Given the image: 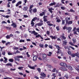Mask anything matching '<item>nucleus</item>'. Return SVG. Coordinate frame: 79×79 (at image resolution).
<instances>
[{
    "label": "nucleus",
    "mask_w": 79,
    "mask_h": 79,
    "mask_svg": "<svg viewBox=\"0 0 79 79\" xmlns=\"http://www.w3.org/2000/svg\"><path fill=\"white\" fill-rule=\"evenodd\" d=\"M68 53L69 55H71V51H69Z\"/></svg>",
    "instance_id": "nucleus-60"
},
{
    "label": "nucleus",
    "mask_w": 79,
    "mask_h": 79,
    "mask_svg": "<svg viewBox=\"0 0 79 79\" xmlns=\"http://www.w3.org/2000/svg\"><path fill=\"white\" fill-rule=\"evenodd\" d=\"M74 34H76V35H78V34L77 33V31H74Z\"/></svg>",
    "instance_id": "nucleus-53"
},
{
    "label": "nucleus",
    "mask_w": 79,
    "mask_h": 79,
    "mask_svg": "<svg viewBox=\"0 0 79 79\" xmlns=\"http://www.w3.org/2000/svg\"><path fill=\"white\" fill-rule=\"evenodd\" d=\"M12 24L11 25V26H13L14 28H16V27H17V25L16 24V23H13V21H12Z\"/></svg>",
    "instance_id": "nucleus-5"
},
{
    "label": "nucleus",
    "mask_w": 79,
    "mask_h": 79,
    "mask_svg": "<svg viewBox=\"0 0 79 79\" xmlns=\"http://www.w3.org/2000/svg\"><path fill=\"white\" fill-rule=\"evenodd\" d=\"M14 50H19L18 47H15L13 48Z\"/></svg>",
    "instance_id": "nucleus-51"
},
{
    "label": "nucleus",
    "mask_w": 79,
    "mask_h": 79,
    "mask_svg": "<svg viewBox=\"0 0 79 79\" xmlns=\"http://www.w3.org/2000/svg\"><path fill=\"white\" fill-rule=\"evenodd\" d=\"M25 42V40H19V42L21 43V42Z\"/></svg>",
    "instance_id": "nucleus-37"
},
{
    "label": "nucleus",
    "mask_w": 79,
    "mask_h": 79,
    "mask_svg": "<svg viewBox=\"0 0 79 79\" xmlns=\"http://www.w3.org/2000/svg\"><path fill=\"white\" fill-rule=\"evenodd\" d=\"M29 32L30 33H31V34H33L34 35H37L38 34V33L36 32L34 30L33 31H29Z\"/></svg>",
    "instance_id": "nucleus-2"
},
{
    "label": "nucleus",
    "mask_w": 79,
    "mask_h": 79,
    "mask_svg": "<svg viewBox=\"0 0 79 79\" xmlns=\"http://www.w3.org/2000/svg\"><path fill=\"white\" fill-rule=\"evenodd\" d=\"M41 76L43 77H46V74H45L44 73H41Z\"/></svg>",
    "instance_id": "nucleus-19"
},
{
    "label": "nucleus",
    "mask_w": 79,
    "mask_h": 79,
    "mask_svg": "<svg viewBox=\"0 0 79 79\" xmlns=\"http://www.w3.org/2000/svg\"><path fill=\"white\" fill-rule=\"evenodd\" d=\"M48 11H50L51 14H52V13H53V11L52 10H54V9H53L52 7H51V8H48Z\"/></svg>",
    "instance_id": "nucleus-12"
},
{
    "label": "nucleus",
    "mask_w": 79,
    "mask_h": 79,
    "mask_svg": "<svg viewBox=\"0 0 79 79\" xmlns=\"http://www.w3.org/2000/svg\"><path fill=\"white\" fill-rule=\"evenodd\" d=\"M14 59L15 61H20V59H18V56L15 57L14 58Z\"/></svg>",
    "instance_id": "nucleus-17"
},
{
    "label": "nucleus",
    "mask_w": 79,
    "mask_h": 79,
    "mask_svg": "<svg viewBox=\"0 0 79 79\" xmlns=\"http://www.w3.org/2000/svg\"><path fill=\"white\" fill-rule=\"evenodd\" d=\"M72 40L73 41V44H76V39H73Z\"/></svg>",
    "instance_id": "nucleus-31"
},
{
    "label": "nucleus",
    "mask_w": 79,
    "mask_h": 79,
    "mask_svg": "<svg viewBox=\"0 0 79 79\" xmlns=\"http://www.w3.org/2000/svg\"><path fill=\"white\" fill-rule=\"evenodd\" d=\"M44 40H50V38H48L44 39Z\"/></svg>",
    "instance_id": "nucleus-57"
},
{
    "label": "nucleus",
    "mask_w": 79,
    "mask_h": 79,
    "mask_svg": "<svg viewBox=\"0 0 79 79\" xmlns=\"http://www.w3.org/2000/svg\"><path fill=\"white\" fill-rule=\"evenodd\" d=\"M60 69L61 71H67V69L65 68L64 67H60Z\"/></svg>",
    "instance_id": "nucleus-4"
},
{
    "label": "nucleus",
    "mask_w": 79,
    "mask_h": 79,
    "mask_svg": "<svg viewBox=\"0 0 79 79\" xmlns=\"http://www.w3.org/2000/svg\"><path fill=\"white\" fill-rule=\"evenodd\" d=\"M36 35L35 37L36 38H39V37H40V34H38L37 35Z\"/></svg>",
    "instance_id": "nucleus-33"
},
{
    "label": "nucleus",
    "mask_w": 79,
    "mask_h": 79,
    "mask_svg": "<svg viewBox=\"0 0 79 79\" xmlns=\"http://www.w3.org/2000/svg\"><path fill=\"white\" fill-rule=\"evenodd\" d=\"M16 0H13L12 1V3H15L16 2Z\"/></svg>",
    "instance_id": "nucleus-63"
},
{
    "label": "nucleus",
    "mask_w": 79,
    "mask_h": 79,
    "mask_svg": "<svg viewBox=\"0 0 79 79\" xmlns=\"http://www.w3.org/2000/svg\"><path fill=\"white\" fill-rule=\"evenodd\" d=\"M60 8L63 10H65V7H64L61 6Z\"/></svg>",
    "instance_id": "nucleus-46"
},
{
    "label": "nucleus",
    "mask_w": 79,
    "mask_h": 79,
    "mask_svg": "<svg viewBox=\"0 0 79 79\" xmlns=\"http://www.w3.org/2000/svg\"><path fill=\"white\" fill-rule=\"evenodd\" d=\"M37 59V56H34L33 57V60L34 61H36Z\"/></svg>",
    "instance_id": "nucleus-18"
},
{
    "label": "nucleus",
    "mask_w": 79,
    "mask_h": 79,
    "mask_svg": "<svg viewBox=\"0 0 79 79\" xmlns=\"http://www.w3.org/2000/svg\"><path fill=\"white\" fill-rule=\"evenodd\" d=\"M4 59H5V60H4V61H7V60H8V59H7V58L6 57H4Z\"/></svg>",
    "instance_id": "nucleus-54"
},
{
    "label": "nucleus",
    "mask_w": 79,
    "mask_h": 79,
    "mask_svg": "<svg viewBox=\"0 0 79 79\" xmlns=\"http://www.w3.org/2000/svg\"><path fill=\"white\" fill-rule=\"evenodd\" d=\"M23 17L24 18H28V16L26 15H23Z\"/></svg>",
    "instance_id": "nucleus-62"
},
{
    "label": "nucleus",
    "mask_w": 79,
    "mask_h": 79,
    "mask_svg": "<svg viewBox=\"0 0 79 79\" xmlns=\"http://www.w3.org/2000/svg\"><path fill=\"white\" fill-rule=\"evenodd\" d=\"M50 23H51V22H50V21H48L47 22V23L48 24V26H53V25L52 24Z\"/></svg>",
    "instance_id": "nucleus-10"
},
{
    "label": "nucleus",
    "mask_w": 79,
    "mask_h": 79,
    "mask_svg": "<svg viewBox=\"0 0 79 79\" xmlns=\"http://www.w3.org/2000/svg\"><path fill=\"white\" fill-rule=\"evenodd\" d=\"M47 34L48 35H49V34H50V31H47Z\"/></svg>",
    "instance_id": "nucleus-64"
},
{
    "label": "nucleus",
    "mask_w": 79,
    "mask_h": 79,
    "mask_svg": "<svg viewBox=\"0 0 79 79\" xmlns=\"http://www.w3.org/2000/svg\"><path fill=\"white\" fill-rule=\"evenodd\" d=\"M67 43H68V42H67V40H65L63 41L62 44L63 45H66Z\"/></svg>",
    "instance_id": "nucleus-16"
},
{
    "label": "nucleus",
    "mask_w": 79,
    "mask_h": 79,
    "mask_svg": "<svg viewBox=\"0 0 79 79\" xmlns=\"http://www.w3.org/2000/svg\"><path fill=\"white\" fill-rule=\"evenodd\" d=\"M11 37H13V35L12 34H10V35H7L6 37L7 39H11Z\"/></svg>",
    "instance_id": "nucleus-3"
},
{
    "label": "nucleus",
    "mask_w": 79,
    "mask_h": 79,
    "mask_svg": "<svg viewBox=\"0 0 79 79\" xmlns=\"http://www.w3.org/2000/svg\"><path fill=\"white\" fill-rule=\"evenodd\" d=\"M67 29V30H68V33H70V32H71V30H72V28L70 27H66V26H64L63 27V29L64 30H65V29Z\"/></svg>",
    "instance_id": "nucleus-1"
},
{
    "label": "nucleus",
    "mask_w": 79,
    "mask_h": 79,
    "mask_svg": "<svg viewBox=\"0 0 79 79\" xmlns=\"http://www.w3.org/2000/svg\"><path fill=\"white\" fill-rule=\"evenodd\" d=\"M23 67H19L18 68V69H19V70H21V69H23Z\"/></svg>",
    "instance_id": "nucleus-50"
},
{
    "label": "nucleus",
    "mask_w": 79,
    "mask_h": 79,
    "mask_svg": "<svg viewBox=\"0 0 79 79\" xmlns=\"http://www.w3.org/2000/svg\"><path fill=\"white\" fill-rule=\"evenodd\" d=\"M70 12H73V13H75V11L74 10H73L72 9H71L70 10Z\"/></svg>",
    "instance_id": "nucleus-42"
},
{
    "label": "nucleus",
    "mask_w": 79,
    "mask_h": 79,
    "mask_svg": "<svg viewBox=\"0 0 79 79\" xmlns=\"http://www.w3.org/2000/svg\"><path fill=\"white\" fill-rule=\"evenodd\" d=\"M50 38H51L52 40L53 39L55 40V39H57V36H53L52 35H50Z\"/></svg>",
    "instance_id": "nucleus-6"
},
{
    "label": "nucleus",
    "mask_w": 79,
    "mask_h": 79,
    "mask_svg": "<svg viewBox=\"0 0 79 79\" xmlns=\"http://www.w3.org/2000/svg\"><path fill=\"white\" fill-rule=\"evenodd\" d=\"M17 57L18 58H23V56H17Z\"/></svg>",
    "instance_id": "nucleus-40"
},
{
    "label": "nucleus",
    "mask_w": 79,
    "mask_h": 79,
    "mask_svg": "<svg viewBox=\"0 0 79 79\" xmlns=\"http://www.w3.org/2000/svg\"><path fill=\"white\" fill-rule=\"evenodd\" d=\"M65 20H62V24L63 25H64L65 24Z\"/></svg>",
    "instance_id": "nucleus-34"
},
{
    "label": "nucleus",
    "mask_w": 79,
    "mask_h": 79,
    "mask_svg": "<svg viewBox=\"0 0 79 79\" xmlns=\"http://www.w3.org/2000/svg\"><path fill=\"white\" fill-rule=\"evenodd\" d=\"M28 9V7L27 6H24L23 7V11H26Z\"/></svg>",
    "instance_id": "nucleus-15"
},
{
    "label": "nucleus",
    "mask_w": 79,
    "mask_h": 79,
    "mask_svg": "<svg viewBox=\"0 0 79 79\" xmlns=\"http://www.w3.org/2000/svg\"><path fill=\"white\" fill-rule=\"evenodd\" d=\"M57 76L59 77H61V74L60 73H57Z\"/></svg>",
    "instance_id": "nucleus-27"
},
{
    "label": "nucleus",
    "mask_w": 79,
    "mask_h": 79,
    "mask_svg": "<svg viewBox=\"0 0 79 79\" xmlns=\"http://www.w3.org/2000/svg\"><path fill=\"white\" fill-rule=\"evenodd\" d=\"M48 47L50 48H51V49H52L53 48V47H52L51 45H49Z\"/></svg>",
    "instance_id": "nucleus-56"
},
{
    "label": "nucleus",
    "mask_w": 79,
    "mask_h": 79,
    "mask_svg": "<svg viewBox=\"0 0 79 79\" xmlns=\"http://www.w3.org/2000/svg\"><path fill=\"white\" fill-rule=\"evenodd\" d=\"M56 47V48L58 49V50H60V46H59V45H56L55 46Z\"/></svg>",
    "instance_id": "nucleus-38"
},
{
    "label": "nucleus",
    "mask_w": 79,
    "mask_h": 79,
    "mask_svg": "<svg viewBox=\"0 0 79 79\" xmlns=\"http://www.w3.org/2000/svg\"><path fill=\"white\" fill-rule=\"evenodd\" d=\"M19 53V51L17 50L16 52H14V54H16V53Z\"/></svg>",
    "instance_id": "nucleus-43"
},
{
    "label": "nucleus",
    "mask_w": 79,
    "mask_h": 79,
    "mask_svg": "<svg viewBox=\"0 0 79 79\" xmlns=\"http://www.w3.org/2000/svg\"><path fill=\"white\" fill-rule=\"evenodd\" d=\"M21 3H22V2L21 1H20L18 2L16 4V6H18L19 5H21Z\"/></svg>",
    "instance_id": "nucleus-11"
},
{
    "label": "nucleus",
    "mask_w": 79,
    "mask_h": 79,
    "mask_svg": "<svg viewBox=\"0 0 79 79\" xmlns=\"http://www.w3.org/2000/svg\"><path fill=\"white\" fill-rule=\"evenodd\" d=\"M37 19V18L36 17H34L32 19L31 21L33 22L35 21V20H36Z\"/></svg>",
    "instance_id": "nucleus-28"
},
{
    "label": "nucleus",
    "mask_w": 79,
    "mask_h": 79,
    "mask_svg": "<svg viewBox=\"0 0 79 79\" xmlns=\"http://www.w3.org/2000/svg\"><path fill=\"white\" fill-rule=\"evenodd\" d=\"M32 12L34 13H37V9L35 8L34 9L32 10Z\"/></svg>",
    "instance_id": "nucleus-21"
},
{
    "label": "nucleus",
    "mask_w": 79,
    "mask_h": 79,
    "mask_svg": "<svg viewBox=\"0 0 79 79\" xmlns=\"http://www.w3.org/2000/svg\"><path fill=\"white\" fill-rule=\"evenodd\" d=\"M79 69L77 68H76V69L77 70V71H78V72H79Z\"/></svg>",
    "instance_id": "nucleus-61"
},
{
    "label": "nucleus",
    "mask_w": 79,
    "mask_h": 79,
    "mask_svg": "<svg viewBox=\"0 0 79 79\" xmlns=\"http://www.w3.org/2000/svg\"><path fill=\"white\" fill-rule=\"evenodd\" d=\"M61 53V50H58V51L57 52V53L60 54V53Z\"/></svg>",
    "instance_id": "nucleus-41"
},
{
    "label": "nucleus",
    "mask_w": 79,
    "mask_h": 79,
    "mask_svg": "<svg viewBox=\"0 0 79 79\" xmlns=\"http://www.w3.org/2000/svg\"><path fill=\"white\" fill-rule=\"evenodd\" d=\"M29 52H27L26 53V54L27 55L28 57H30V55L29 54Z\"/></svg>",
    "instance_id": "nucleus-52"
},
{
    "label": "nucleus",
    "mask_w": 79,
    "mask_h": 79,
    "mask_svg": "<svg viewBox=\"0 0 79 79\" xmlns=\"http://www.w3.org/2000/svg\"><path fill=\"white\" fill-rule=\"evenodd\" d=\"M56 29L57 31H59L60 30V28H59V26H58L56 27Z\"/></svg>",
    "instance_id": "nucleus-55"
},
{
    "label": "nucleus",
    "mask_w": 79,
    "mask_h": 79,
    "mask_svg": "<svg viewBox=\"0 0 79 79\" xmlns=\"http://www.w3.org/2000/svg\"><path fill=\"white\" fill-rule=\"evenodd\" d=\"M73 23V21H70L67 24H68L69 25V24H71Z\"/></svg>",
    "instance_id": "nucleus-29"
},
{
    "label": "nucleus",
    "mask_w": 79,
    "mask_h": 79,
    "mask_svg": "<svg viewBox=\"0 0 79 79\" xmlns=\"http://www.w3.org/2000/svg\"><path fill=\"white\" fill-rule=\"evenodd\" d=\"M45 14V12H43L42 13H40V16H43Z\"/></svg>",
    "instance_id": "nucleus-24"
},
{
    "label": "nucleus",
    "mask_w": 79,
    "mask_h": 79,
    "mask_svg": "<svg viewBox=\"0 0 79 79\" xmlns=\"http://www.w3.org/2000/svg\"><path fill=\"white\" fill-rule=\"evenodd\" d=\"M60 37L62 38V39L63 40H66V37L64 36V33H62Z\"/></svg>",
    "instance_id": "nucleus-7"
},
{
    "label": "nucleus",
    "mask_w": 79,
    "mask_h": 79,
    "mask_svg": "<svg viewBox=\"0 0 79 79\" xmlns=\"http://www.w3.org/2000/svg\"><path fill=\"white\" fill-rule=\"evenodd\" d=\"M34 7V5H31L30 7V9H32Z\"/></svg>",
    "instance_id": "nucleus-48"
},
{
    "label": "nucleus",
    "mask_w": 79,
    "mask_h": 79,
    "mask_svg": "<svg viewBox=\"0 0 79 79\" xmlns=\"http://www.w3.org/2000/svg\"><path fill=\"white\" fill-rule=\"evenodd\" d=\"M76 56L77 57H78V58H79V53L78 52H77L76 53Z\"/></svg>",
    "instance_id": "nucleus-30"
},
{
    "label": "nucleus",
    "mask_w": 79,
    "mask_h": 79,
    "mask_svg": "<svg viewBox=\"0 0 79 79\" xmlns=\"http://www.w3.org/2000/svg\"><path fill=\"white\" fill-rule=\"evenodd\" d=\"M44 19V22H47V18H43Z\"/></svg>",
    "instance_id": "nucleus-45"
},
{
    "label": "nucleus",
    "mask_w": 79,
    "mask_h": 79,
    "mask_svg": "<svg viewBox=\"0 0 79 79\" xmlns=\"http://www.w3.org/2000/svg\"><path fill=\"white\" fill-rule=\"evenodd\" d=\"M9 61L10 62H13V59H10L9 60Z\"/></svg>",
    "instance_id": "nucleus-44"
},
{
    "label": "nucleus",
    "mask_w": 79,
    "mask_h": 79,
    "mask_svg": "<svg viewBox=\"0 0 79 79\" xmlns=\"http://www.w3.org/2000/svg\"><path fill=\"white\" fill-rule=\"evenodd\" d=\"M47 58V55L45 54H43V59H45Z\"/></svg>",
    "instance_id": "nucleus-20"
},
{
    "label": "nucleus",
    "mask_w": 79,
    "mask_h": 79,
    "mask_svg": "<svg viewBox=\"0 0 79 79\" xmlns=\"http://www.w3.org/2000/svg\"><path fill=\"white\" fill-rule=\"evenodd\" d=\"M39 46L41 48H43L44 47V44H40Z\"/></svg>",
    "instance_id": "nucleus-32"
},
{
    "label": "nucleus",
    "mask_w": 79,
    "mask_h": 79,
    "mask_svg": "<svg viewBox=\"0 0 79 79\" xmlns=\"http://www.w3.org/2000/svg\"><path fill=\"white\" fill-rule=\"evenodd\" d=\"M56 22H57L58 23H60V22H61V20L60 19H58L56 20Z\"/></svg>",
    "instance_id": "nucleus-49"
},
{
    "label": "nucleus",
    "mask_w": 79,
    "mask_h": 79,
    "mask_svg": "<svg viewBox=\"0 0 79 79\" xmlns=\"http://www.w3.org/2000/svg\"><path fill=\"white\" fill-rule=\"evenodd\" d=\"M28 66L30 69H35V67L34 66L32 67L30 64H28Z\"/></svg>",
    "instance_id": "nucleus-14"
},
{
    "label": "nucleus",
    "mask_w": 79,
    "mask_h": 79,
    "mask_svg": "<svg viewBox=\"0 0 79 79\" xmlns=\"http://www.w3.org/2000/svg\"><path fill=\"white\" fill-rule=\"evenodd\" d=\"M66 66L70 70H71V71H72L73 69V68H72V67L71 65H67V66Z\"/></svg>",
    "instance_id": "nucleus-8"
},
{
    "label": "nucleus",
    "mask_w": 79,
    "mask_h": 79,
    "mask_svg": "<svg viewBox=\"0 0 79 79\" xmlns=\"http://www.w3.org/2000/svg\"><path fill=\"white\" fill-rule=\"evenodd\" d=\"M76 56V53L71 54V56H72V57H75Z\"/></svg>",
    "instance_id": "nucleus-25"
},
{
    "label": "nucleus",
    "mask_w": 79,
    "mask_h": 79,
    "mask_svg": "<svg viewBox=\"0 0 79 79\" xmlns=\"http://www.w3.org/2000/svg\"><path fill=\"white\" fill-rule=\"evenodd\" d=\"M52 76H54V78H55L56 77V74L55 73L52 74Z\"/></svg>",
    "instance_id": "nucleus-47"
},
{
    "label": "nucleus",
    "mask_w": 79,
    "mask_h": 79,
    "mask_svg": "<svg viewBox=\"0 0 79 79\" xmlns=\"http://www.w3.org/2000/svg\"><path fill=\"white\" fill-rule=\"evenodd\" d=\"M65 20L66 23L65 24V25H66V24L68 23L69 21V20H68V19L67 17L65 18Z\"/></svg>",
    "instance_id": "nucleus-23"
},
{
    "label": "nucleus",
    "mask_w": 79,
    "mask_h": 79,
    "mask_svg": "<svg viewBox=\"0 0 79 79\" xmlns=\"http://www.w3.org/2000/svg\"><path fill=\"white\" fill-rule=\"evenodd\" d=\"M64 77H66V79H68V78H69V76L67 74L65 75L64 76Z\"/></svg>",
    "instance_id": "nucleus-35"
},
{
    "label": "nucleus",
    "mask_w": 79,
    "mask_h": 79,
    "mask_svg": "<svg viewBox=\"0 0 79 79\" xmlns=\"http://www.w3.org/2000/svg\"><path fill=\"white\" fill-rule=\"evenodd\" d=\"M60 65L61 66H66V64L65 63L62 62L60 64Z\"/></svg>",
    "instance_id": "nucleus-13"
},
{
    "label": "nucleus",
    "mask_w": 79,
    "mask_h": 79,
    "mask_svg": "<svg viewBox=\"0 0 79 79\" xmlns=\"http://www.w3.org/2000/svg\"><path fill=\"white\" fill-rule=\"evenodd\" d=\"M32 9H30V10H29V12L30 13H32Z\"/></svg>",
    "instance_id": "nucleus-58"
},
{
    "label": "nucleus",
    "mask_w": 79,
    "mask_h": 79,
    "mask_svg": "<svg viewBox=\"0 0 79 79\" xmlns=\"http://www.w3.org/2000/svg\"><path fill=\"white\" fill-rule=\"evenodd\" d=\"M31 27H34V22H33V21H31Z\"/></svg>",
    "instance_id": "nucleus-22"
},
{
    "label": "nucleus",
    "mask_w": 79,
    "mask_h": 79,
    "mask_svg": "<svg viewBox=\"0 0 79 79\" xmlns=\"http://www.w3.org/2000/svg\"><path fill=\"white\" fill-rule=\"evenodd\" d=\"M56 4V2H54L53 3H51L49 4V6H53V5H55Z\"/></svg>",
    "instance_id": "nucleus-26"
},
{
    "label": "nucleus",
    "mask_w": 79,
    "mask_h": 79,
    "mask_svg": "<svg viewBox=\"0 0 79 79\" xmlns=\"http://www.w3.org/2000/svg\"><path fill=\"white\" fill-rule=\"evenodd\" d=\"M37 69L38 71L40 73L41 71V69L40 68H38Z\"/></svg>",
    "instance_id": "nucleus-39"
},
{
    "label": "nucleus",
    "mask_w": 79,
    "mask_h": 79,
    "mask_svg": "<svg viewBox=\"0 0 79 79\" xmlns=\"http://www.w3.org/2000/svg\"><path fill=\"white\" fill-rule=\"evenodd\" d=\"M12 79L11 78H10L9 77H6L4 78V79Z\"/></svg>",
    "instance_id": "nucleus-59"
},
{
    "label": "nucleus",
    "mask_w": 79,
    "mask_h": 79,
    "mask_svg": "<svg viewBox=\"0 0 79 79\" xmlns=\"http://www.w3.org/2000/svg\"><path fill=\"white\" fill-rule=\"evenodd\" d=\"M44 24L40 22L35 24V26H41Z\"/></svg>",
    "instance_id": "nucleus-9"
},
{
    "label": "nucleus",
    "mask_w": 79,
    "mask_h": 79,
    "mask_svg": "<svg viewBox=\"0 0 79 79\" xmlns=\"http://www.w3.org/2000/svg\"><path fill=\"white\" fill-rule=\"evenodd\" d=\"M6 66H12V64H11V63H10V64L8 63L6 64Z\"/></svg>",
    "instance_id": "nucleus-36"
}]
</instances>
